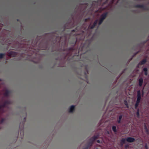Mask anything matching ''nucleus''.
I'll return each mask as SVG.
<instances>
[{
    "mask_svg": "<svg viewBox=\"0 0 149 149\" xmlns=\"http://www.w3.org/2000/svg\"><path fill=\"white\" fill-rule=\"evenodd\" d=\"M134 7L136 8H142L144 10H149L148 7L143 5H135Z\"/></svg>",
    "mask_w": 149,
    "mask_h": 149,
    "instance_id": "1",
    "label": "nucleus"
},
{
    "mask_svg": "<svg viewBox=\"0 0 149 149\" xmlns=\"http://www.w3.org/2000/svg\"><path fill=\"white\" fill-rule=\"evenodd\" d=\"M126 141L128 142L132 143L135 141V139L133 137H128L126 139Z\"/></svg>",
    "mask_w": 149,
    "mask_h": 149,
    "instance_id": "2",
    "label": "nucleus"
},
{
    "mask_svg": "<svg viewBox=\"0 0 149 149\" xmlns=\"http://www.w3.org/2000/svg\"><path fill=\"white\" fill-rule=\"evenodd\" d=\"M108 13L107 12L103 13L101 15L100 18L103 20H104L107 17L108 15Z\"/></svg>",
    "mask_w": 149,
    "mask_h": 149,
    "instance_id": "3",
    "label": "nucleus"
},
{
    "mask_svg": "<svg viewBox=\"0 0 149 149\" xmlns=\"http://www.w3.org/2000/svg\"><path fill=\"white\" fill-rule=\"evenodd\" d=\"M99 137L98 135L94 136L91 138V140H92V142H91V144H93L94 141Z\"/></svg>",
    "mask_w": 149,
    "mask_h": 149,
    "instance_id": "4",
    "label": "nucleus"
},
{
    "mask_svg": "<svg viewBox=\"0 0 149 149\" xmlns=\"http://www.w3.org/2000/svg\"><path fill=\"white\" fill-rule=\"evenodd\" d=\"M99 137L98 135L94 136L91 138V140H92V142H91V144H93L94 141Z\"/></svg>",
    "mask_w": 149,
    "mask_h": 149,
    "instance_id": "5",
    "label": "nucleus"
},
{
    "mask_svg": "<svg viewBox=\"0 0 149 149\" xmlns=\"http://www.w3.org/2000/svg\"><path fill=\"white\" fill-rule=\"evenodd\" d=\"M17 55V54L16 52L13 51H11L9 53V56L13 57H15Z\"/></svg>",
    "mask_w": 149,
    "mask_h": 149,
    "instance_id": "6",
    "label": "nucleus"
},
{
    "mask_svg": "<svg viewBox=\"0 0 149 149\" xmlns=\"http://www.w3.org/2000/svg\"><path fill=\"white\" fill-rule=\"evenodd\" d=\"M97 20H96L94 21V22L93 23V24L91 26H89V28L90 29H93L95 26L97 25Z\"/></svg>",
    "mask_w": 149,
    "mask_h": 149,
    "instance_id": "7",
    "label": "nucleus"
},
{
    "mask_svg": "<svg viewBox=\"0 0 149 149\" xmlns=\"http://www.w3.org/2000/svg\"><path fill=\"white\" fill-rule=\"evenodd\" d=\"M138 81L139 86L141 87L142 86L143 82V78L142 77L140 78L139 79Z\"/></svg>",
    "mask_w": 149,
    "mask_h": 149,
    "instance_id": "8",
    "label": "nucleus"
},
{
    "mask_svg": "<svg viewBox=\"0 0 149 149\" xmlns=\"http://www.w3.org/2000/svg\"><path fill=\"white\" fill-rule=\"evenodd\" d=\"M146 62V59H144L140 62L138 64L139 65H143L145 64Z\"/></svg>",
    "mask_w": 149,
    "mask_h": 149,
    "instance_id": "9",
    "label": "nucleus"
},
{
    "mask_svg": "<svg viewBox=\"0 0 149 149\" xmlns=\"http://www.w3.org/2000/svg\"><path fill=\"white\" fill-rule=\"evenodd\" d=\"M10 92L8 90H6L4 93V96L6 97H8L10 94Z\"/></svg>",
    "mask_w": 149,
    "mask_h": 149,
    "instance_id": "10",
    "label": "nucleus"
},
{
    "mask_svg": "<svg viewBox=\"0 0 149 149\" xmlns=\"http://www.w3.org/2000/svg\"><path fill=\"white\" fill-rule=\"evenodd\" d=\"M75 106L74 105L71 106L69 109V111L70 113H72L74 109Z\"/></svg>",
    "mask_w": 149,
    "mask_h": 149,
    "instance_id": "11",
    "label": "nucleus"
},
{
    "mask_svg": "<svg viewBox=\"0 0 149 149\" xmlns=\"http://www.w3.org/2000/svg\"><path fill=\"white\" fill-rule=\"evenodd\" d=\"M137 98H141V91L140 90H139L137 91Z\"/></svg>",
    "mask_w": 149,
    "mask_h": 149,
    "instance_id": "12",
    "label": "nucleus"
},
{
    "mask_svg": "<svg viewBox=\"0 0 149 149\" xmlns=\"http://www.w3.org/2000/svg\"><path fill=\"white\" fill-rule=\"evenodd\" d=\"M9 102L8 101H6L4 102V103L2 104L0 106L1 108L4 107H5L6 104H8Z\"/></svg>",
    "mask_w": 149,
    "mask_h": 149,
    "instance_id": "13",
    "label": "nucleus"
},
{
    "mask_svg": "<svg viewBox=\"0 0 149 149\" xmlns=\"http://www.w3.org/2000/svg\"><path fill=\"white\" fill-rule=\"evenodd\" d=\"M122 115H120L119 116L118 118V119L117 120V122L118 123H120L122 119Z\"/></svg>",
    "mask_w": 149,
    "mask_h": 149,
    "instance_id": "14",
    "label": "nucleus"
},
{
    "mask_svg": "<svg viewBox=\"0 0 149 149\" xmlns=\"http://www.w3.org/2000/svg\"><path fill=\"white\" fill-rule=\"evenodd\" d=\"M143 71L145 72L144 74L145 75H148V69L146 68H144L143 69Z\"/></svg>",
    "mask_w": 149,
    "mask_h": 149,
    "instance_id": "15",
    "label": "nucleus"
},
{
    "mask_svg": "<svg viewBox=\"0 0 149 149\" xmlns=\"http://www.w3.org/2000/svg\"><path fill=\"white\" fill-rule=\"evenodd\" d=\"M112 130L113 132L115 133H116L117 132V130L116 129V127L115 126H113L112 127Z\"/></svg>",
    "mask_w": 149,
    "mask_h": 149,
    "instance_id": "16",
    "label": "nucleus"
},
{
    "mask_svg": "<svg viewBox=\"0 0 149 149\" xmlns=\"http://www.w3.org/2000/svg\"><path fill=\"white\" fill-rule=\"evenodd\" d=\"M126 140V139L125 138H122L121 140V144H123L125 143V141Z\"/></svg>",
    "mask_w": 149,
    "mask_h": 149,
    "instance_id": "17",
    "label": "nucleus"
},
{
    "mask_svg": "<svg viewBox=\"0 0 149 149\" xmlns=\"http://www.w3.org/2000/svg\"><path fill=\"white\" fill-rule=\"evenodd\" d=\"M136 115H137V117L139 118V117L140 116V114H139V109H138L137 111H136Z\"/></svg>",
    "mask_w": 149,
    "mask_h": 149,
    "instance_id": "18",
    "label": "nucleus"
},
{
    "mask_svg": "<svg viewBox=\"0 0 149 149\" xmlns=\"http://www.w3.org/2000/svg\"><path fill=\"white\" fill-rule=\"evenodd\" d=\"M124 103L126 105V107L127 108H128L129 106H128V103H127V100H124Z\"/></svg>",
    "mask_w": 149,
    "mask_h": 149,
    "instance_id": "19",
    "label": "nucleus"
},
{
    "mask_svg": "<svg viewBox=\"0 0 149 149\" xmlns=\"http://www.w3.org/2000/svg\"><path fill=\"white\" fill-rule=\"evenodd\" d=\"M5 56V54L3 53H0V59H2Z\"/></svg>",
    "mask_w": 149,
    "mask_h": 149,
    "instance_id": "20",
    "label": "nucleus"
},
{
    "mask_svg": "<svg viewBox=\"0 0 149 149\" xmlns=\"http://www.w3.org/2000/svg\"><path fill=\"white\" fill-rule=\"evenodd\" d=\"M103 21H104V20H103L101 19L100 18V19H99V23H98L99 25H101L102 24V22H103Z\"/></svg>",
    "mask_w": 149,
    "mask_h": 149,
    "instance_id": "21",
    "label": "nucleus"
},
{
    "mask_svg": "<svg viewBox=\"0 0 149 149\" xmlns=\"http://www.w3.org/2000/svg\"><path fill=\"white\" fill-rule=\"evenodd\" d=\"M141 99V98H137V100H136V103L139 104V103L140 102Z\"/></svg>",
    "mask_w": 149,
    "mask_h": 149,
    "instance_id": "22",
    "label": "nucleus"
},
{
    "mask_svg": "<svg viewBox=\"0 0 149 149\" xmlns=\"http://www.w3.org/2000/svg\"><path fill=\"white\" fill-rule=\"evenodd\" d=\"M139 104L136 103L135 104V105H134L135 108V109H136L139 106Z\"/></svg>",
    "mask_w": 149,
    "mask_h": 149,
    "instance_id": "23",
    "label": "nucleus"
},
{
    "mask_svg": "<svg viewBox=\"0 0 149 149\" xmlns=\"http://www.w3.org/2000/svg\"><path fill=\"white\" fill-rule=\"evenodd\" d=\"M144 147L145 149H148V146L147 144L146 143L145 144Z\"/></svg>",
    "mask_w": 149,
    "mask_h": 149,
    "instance_id": "24",
    "label": "nucleus"
},
{
    "mask_svg": "<svg viewBox=\"0 0 149 149\" xmlns=\"http://www.w3.org/2000/svg\"><path fill=\"white\" fill-rule=\"evenodd\" d=\"M91 142L89 141L88 143V145L87 146H89V148L92 145V144H91Z\"/></svg>",
    "mask_w": 149,
    "mask_h": 149,
    "instance_id": "25",
    "label": "nucleus"
},
{
    "mask_svg": "<svg viewBox=\"0 0 149 149\" xmlns=\"http://www.w3.org/2000/svg\"><path fill=\"white\" fill-rule=\"evenodd\" d=\"M4 121V118H2L1 120L0 121V123L1 124L3 123V122Z\"/></svg>",
    "mask_w": 149,
    "mask_h": 149,
    "instance_id": "26",
    "label": "nucleus"
},
{
    "mask_svg": "<svg viewBox=\"0 0 149 149\" xmlns=\"http://www.w3.org/2000/svg\"><path fill=\"white\" fill-rule=\"evenodd\" d=\"M68 50L69 51H72L74 50V48L73 47L69 48L68 49Z\"/></svg>",
    "mask_w": 149,
    "mask_h": 149,
    "instance_id": "27",
    "label": "nucleus"
},
{
    "mask_svg": "<svg viewBox=\"0 0 149 149\" xmlns=\"http://www.w3.org/2000/svg\"><path fill=\"white\" fill-rule=\"evenodd\" d=\"M88 148H89V146H86L85 147L83 148L82 149H88Z\"/></svg>",
    "mask_w": 149,
    "mask_h": 149,
    "instance_id": "28",
    "label": "nucleus"
},
{
    "mask_svg": "<svg viewBox=\"0 0 149 149\" xmlns=\"http://www.w3.org/2000/svg\"><path fill=\"white\" fill-rule=\"evenodd\" d=\"M86 72H85L84 73H85V75H87V74H88V70H87V69L86 70Z\"/></svg>",
    "mask_w": 149,
    "mask_h": 149,
    "instance_id": "29",
    "label": "nucleus"
},
{
    "mask_svg": "<svg viewBox=\"0 0 149 149\" xmlns=\"http://www.w3.org/2000/svg\"><path fill=\"white\" fill-rule=\"evenodd\" d=\"M145 129H146V132H148V130L146 127V126L145 127Z\"/></svg>",
    "mask_w": 149,
    "mask_h": 149,
    "instance_id": "30",
    "label": "nucleus"
},
{
    "mask_svg": "<svg viewBox=\"0 0 149 149\" xmlns=\"http://www.w3.org/2000/svg\"><path fill=\"white\" fill-rule=\"evenodd\" d=\"M89 19V18H86V19H85V22H87Z\"/></svg>",
    "mask_w": 149,
    "mask_h": 149,
    "instance_id": "31",
    "label": "nucleus"
},
{
    "mask_svg": "<svg viewBox=\"0 0 149 149\" xmlns=\"http://www.w3.org/2000/svg\"><path fill=\"white\" fill-rule=\"evenodd\" d=\"M97 141V143H100V141L99 140H97L96 141Z\"/></svg>",
    "mask_w": 149,
    "mask_h": 149,
    "instance_id": "32",
    "label": "nucleus"
},
{
    "mask_svg": "<svg viewBox=\"0 0 149 149\" xmlns=\"http://www.w3.org/2000/svg\"><path fill=\"white\" fill-rule=\"evenodd\" d=\"M76 30H77V28H76L75 29H74V30H72V31L74 32L76 31Z\"/></svg>",
    "mask_w": 149,
    "mask_h": 149,
    "instance_id": "33",
    "label": "nucleus"
},
{
    "mask_svg": "<svg viewBox=\"0 0 149 149\" xmlns=\"http://www.w3.org/2000/svg\"><path fill=\"white\" fill-rule=\"evenodd\" d=\"M142 96H143V90H142Z\"/></svg>",
    "mask_w": 149,
    "mask_h": 149,
    "instance_id": "34",
    "label": "nucleus"
},
{
    "mask_svg": "<svg viewBox=\"0 0 149 149\" xmlns=\"http://www.w3.org/2000/svg\"><path fill=\"white\" fill-rule=\"evenodd\" d=\"M89 141L91 142H92V140H91V138H90V139L89 140Z\"/></svg>",
    "mask_w": 149,
    "mask_h": 149,
    "instance_id": "35",
    "label": "nucleus"
},
{
    "mask_svg": "<svg viewBox=\"0 0 149 149\" xmlns=\"http://www.w3.org/2000/svg\"><path fill=\"white\" fill-rule=\"evenodd\" d=\"M65 26H64V30H65Z\"/></svg>",
    "mask_w": 149,
    "mask_h": 149,
    "instance_id": "36",
    "label": "nucleus"
},
{
    "mask_svg": "<svg viewBox=\"0 0 149 149\" xmlns=\"http://www.w3.org/2000/svg\"><path fill=\"white\" fill-rule=\"evenodd\" d=\"M24 120H25L26 119V117H25V118H24Z\"/></svg>",
    "mask_w": 149,
    "mask_h": 149,
    "instance_id": "37",
    "label": "nucleus"
},
{
    "mask_svg": "<svg viewBox=\"0 0 149 149\" xmlns=\"http://www.w3.org/2000/svg\"><path fill=\"white\" fill-rule=\"evenodd\" d=\"M61 38H60V40H61Z\"/></svg>",
    "mask_w": 149,
    "mask_h": 149,
    "instance_id": "38",
    "label": "nucleus"
},
{
    "mask_svg": "<svg viewBox=\"0 0 149 149\" xmlns=\"http://www.w3.org/2000/svg\"><path fill=\"white\" fill-rule=\"evenodd\" d=\"M98 149V148H96V149Z\"/></svg>",
    "mask_w": 149,
    "mask_h": 149,
    "instance_id": "39",
    "label": "nucleus"
},
{
    "mask_svg": "<svg viewBox=\"0 0 149 149\" xmlns=\"http://www.w3.org/2000/svg\"><path fill=\"white\" fill-rule=\"evenodd\" d=\"M120 0H118V1H119Z\"/></svg>",
    "mask_w": 149,
    "mask_h": 149,
    "instance_id": "40",
    "label": "nucleus"
}]
</instances>
